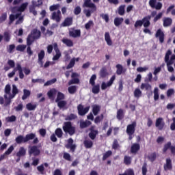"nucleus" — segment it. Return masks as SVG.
Wrapping results in <instances>:
<instances>
[{"label":"nucleus","mask_w":175,"mask_h":175,"mask_svg":"<svg viewBox=\"0 0 175 175\" xmlns=\"http://www.w3.org/2000/svg\"><path fill=\"white\" fill-rule=\"evenodd\" d=\"M29 140H33V144H38V143H39V139L36 137V134L33 133L27 134L25 135V137L20 135H18L15 139L16 144H22V143H28Z\"/></svg>","instance_id":"1"},{"label":"nucleus","mask_w":175,"mask_h":175,"mask_svg":"<svg viewBox=\"0 0 175 175\" xmlns=\"http://www.w3.org/2000/svg\"><path fill=\"white\" fill-rule=\"evenodd\" d=\"M83 8H90L91 10H85L83 13H85L86 17H91L92 13L96 12V5L95 3H92L91 0H85Z\"/></svg>","instance_id":"2"},{"label":"nucleus","mask_w":175,"mask_h":175,"mask_svg":"<svg viewBox=\"0 0 175 175\" xmlns=\"http://www.w3.org/2000/svg\"><path fill=\"white\" fill-rule=\"evenodd\" d=\"M151 16H145L142 20H137L134 24L135 28H139V27H144V28H148L151 25Z\"/></svg>","instance_id":"3"},{"label":"nucleus","mask_w":175,"mask_h":175,"mask_svg":"<svg viewBox=\"0 0 175 175\" xmlns=\"http://www.w3.org/2000/svg\"><path fill=\"white\" fill-rule=\"evenodd\" d=\"M63 131L65 133H68L70 136H73L76 133V127L72 124V122H65L63 124Z\"/></svg>","instance_id":"4"},{"label":"nucleus","mask_w":175,"mask_h":175,"mask_svg":"<svg viewBox=\"0 0 175 175\" xmlns=\"http://www.w3.org/2000/svg\"><path fill=\"white\" fill-rule=\"evenodd\" d=\"M16 72H18L19 78L23 79H24V72H23V67L20 63L16 64V66L14 68V70L8 74V77L9 79H12L14 75H16Z\"/></svg>","instance_id":"5"},{"label":"nucleus","mask_w":175,"mask_h":175,"mask_svg":"<svg viewBox=\"0 0 175 175\" xmlns=\"http://www.w3.org/2000/svg\"><path fill=\"white\" fill-rule=\"evenodd\" d=\"M137 125V124L135 121L127 125L126 132L129 136V140H132V139H133V135H135Z\"/></svg>","instance_id":"6"},{"label":"nucleus","mask_w":175,"mask_h":175,"mask_svg":"<svg viewBox=\"0 0 175 175\" xmlns=\"http://www.w3.org/2000/svg\"><path fill=\"white\" fill-rule=\"evenodd\" d=\"M73 139L69 138L67 141V144L65 145L66 148L68 150H70L71 152H75L76 151L77 146L76 144H74Z\"/></svg>","instance_id":"7"},{"label":"nucleus","mask_w":175,"mask_h":175,"mask_svg":"<svg viewBox=\"0 0 175 175\" xmlns=\"http://www.w3.org/2000/svg\"><path fill=\"white\" fill-rule=\"evenodd\" d=\"M170 55H172V51L168 50L165 55V62H168L169 64H174L175 55H172L171 57Z\"/></svg>","instance_id":"8"},{"label":"nucleus","mask_w":175,"mask_h":175,"mask_svg":"<svg viewBox=\"0 0 175 175\" xmlns=\"http://www.w3.org/2000/svg\"><path fill=\"white\" fill-rule=\"evenodd\" d=\"M90 133L88 134V136L91 140H95L96 139V136H98V134L99 132L98 130L95 129V126H92L89 129Z\"/></svg>","instance_id":"9"},{"label":"nucleus","mask_w":175,"mask_h":175,"mask_svg":"<svg viewBox=\"0 0 175 175\" xmlns=\"http://www.w3.org/2000/svg\"><path fill=\"white\" fill-rule=\"evenodd\" d=\"M90 107L88 106L84 108L83 105L79 104L77 106L78 113L79 116H85L88 111H90Z\"/></svg>","instance_id":"10"},{"label":"nucleus","mask_w":175,"mask_h":175,"mask_svg":"<svg viewBox=\"0 0 175 175\" xmlns=\"http://www.w3.org/2000/svg\"><path fill=\"white\" fill-rule=\"evenodd\" d=\"M51 20L56 21V23H60L61 18H62V14H61V10H58L57 12H53L52 13Z\"/></svg>","instance_id":"11"},{"label":"nucleus","mask_w":175,"mask_h":175,"mask_svg":"<svg viewBox=\"0 0 175 175\" xmlns=\"http://www.w3.org/2000/svg\"><path fill=\"white\" fill-rule=\"evenodd\" d=\"M149 6H150L152 9H156V10H161L162 9V3L158 2L157 3V0H150Z\"/></svg>","instance_id":"12"},{"label":"nucleus","mask_w":175,"mask_h":175,"mask_svg":"<svg viewBox=\"0 0 175 175\" xmlns=\"http://www.w3.org/2000/svg\"><path fill=\"white\" fill-rule=\"evenodd\" d=\"M28 7V3L25 2L21 5L19 7H13L12 8V12H20L21 13L25 11V9Z\"/></svg>","instance_id":"13"},{"label":"nucleus","mask_w":175,"mask_h":175,"mask_svg":"<svg viewBox=\"0 0 175 175\" xmlns=\"http://www.w3.org/2000/svg\"><path fill=\"white\" fill-rule=\"evenodd\" d=\"M53 49L56 54L53 56V61H58V59L61 58V51H59V48H58V44H57V42L53 44Z\"/></svg>","instance_id":"14"},{"label":"nucleus","mask_w":175,"mask_h":175,"mask_svg":"<svg viewBox=\"0 0 175 175\" xmlns=\"http://www.w3.org/2000/svg\"><path fill=\"white\" fill-rule=\"evenodd\" d=\"M155 126L158 128L159 131H162L165 128V120H163V118L156 119Z\"/></svg>","instance_id":"15"},{"label":"nucleus","mask_w":175,"mask_h":175,"mask_svg":"<svg viewBox=\"0 0 175 175\" xmlns=\"http://www.w3.org/2000/svg\"><path fill=\"white\" fill-rule=\"evenodd\" d=\"M29 155L38 157V155H40V150L38 148L37 146H33L29 149Z\"/></svg>","instance_id":"16"},{"label":"nucleus","mask_w":175,"mask_h":175,"mask_svg":"<svg viewBox=\"0 0 175 175\" xmlns=\"http://www.w3.org/2000/svg\"><path fill=\"white\" fill-rule=\"evenodd\" d=\"M155 38H159V40L161 44L165 42V33L161 29H157L155 33Z\"/></svg>","instance_id":"17"},{"label":"nucleus","mask_w":175,"mask_h":175,"mask_svg":"<svg viewBox=\"0 0 175 175\" xmlns=\"http://www.w3.org/2000/svg\"><path fill=\"white\" fill-rule=\"evenodd\" d=\"M164 170L167 172V170H172L173 169V164L172 163V159L167 158L165 159V163L163 165Z\"/></svg>","instance_id":"18"},{"label":"nucleus","mask_w":175,"mask_h":175,"mask_svg":"<svg viewBox=\"0 0 175 175\" xmlns=\"http://www.w3.org/2000/svg\"><path fill=\"white\" fill-rule=\"evenodd\" d=\"M12 36H10V33L9 31H5L3 33V36L2 34H0V43L2 42L3 40H4V42H6L7 43L10 42Z\"/></svg>","instance_id":"19"},{"label":"nucleus","mask_w":175,"mask_h":175,"mask_svg":"<svg viewBox=\"0 0 175 175\" xmlns=\"http://www.w3.org/2000/svg\"><path fill=\"white\" fill-rule=\"evenodd\" d=\"M69 35L71 38H80L81 36V31L80 29H74L69 31Z\"/></svg>","instance_id":"20"},{"label":"nucleus","mask_w":175,"mask_h":175,"mask_svg":"<svg viewBox=\"0 0 175 175\" xmlns=\"http://www.w3.org/2000/svg\"><path fill=\"white\" fill-rule=\"evenodd\" d=\"M73 24L72 17H66L61 24V27H70Z\"/></svg>","instance_id":"21"},{"label":"nucleus","mask_w":175,"mask_h":175,"mask_svg":"<svg viewBox=\"0 0 175 175\" xmlns=\"http://www.w3.org/2000/svg\"><path fill=\"white\" fill-rule=\"evenodd\" d=\"M116 75H118V76H121V75H124L126 72V68H124V67L121 64H117L116 66Z\"/></svg>","instance_id":"22"},{"label":"nucleus","mask_w":175,"mask_h":175,"mask_svg":"<svg viewBox=\"0 0 175 175\" xmlns=\"http://www.w3.org/2000/svg\"><path fill=\"white\" fill-rule=\"evenodd\" d=\"M100 79H105L109 76V72H107V68L106 66H103L101 68L99 72Z\"/></svg>","instance_id":"23"},{"label":"nucleus","mask_w":175,"mask_h":175,"mask_svg":"<svg viewBox=\"0 0 175 175\" xmlns=\"http://www.w3.org/2000/svg\"><path fill=\"white\" fill-rule=\"evenodd\" d=\"M140 150V145L139 144H133L131 147V154H137Z\"/></svg>","instance_id":"24"},{"label":"nucleus","mask_w":175,"mask_h":175,"mask_svg":"<svg viewBox=\"0 0 175 175\" xmlns=\"http://www.w3.org/2000/svg\"><path fill=\"white\" fill-rule=\"evenodd\" d=\"M44 51L41 50L40 52L38 53V64L40 65L41 67L43 66V59L44 58Z\"/></svg>","instance_id":"25"},{"label":"nucleus","mask_w":175,"mask_h":175,"mask_svg":"<svg viewBox=\"0 0 175 175\" xmlns=\"http://www.w3.org/2000/svg\"><path fill=\"white\" fill-rule=\"evenodd\" d=\"M26 154H27V150H25V148L22 146L19 148V150L16 152V157H18V158H21V157L25 156Z\"/></svg>","instance_id":"26"},{"label":"nucleus","mask_w":175,"mask_h":175,"mask_svg":"<svg viewBox=\"0 0 175 175\" xmlns=\"http://www.w3.org/2000/svg\"><path fill=\"white\" fill-rule=\"evenodd\" d=\"M105 40L108 46L113 45V41L111 40V38H110V33H109V32L105 33Z\"/></svg>","instance_id":"27"},{"label":"nucleus","mask_w":175,"mask_h":175,"mask_svg":"<svg viewBox=\"0 0 175 175\" xmlns=\"http://www.w3.org/2000/svg\"><path fill=\"white\" fill-rule=\"evenodd\" d=\"M91 124H92V123L89 120L81 121L79 126H80L81 129H84V128H88V126H90V125H91Z\"/></svg>","instance_id":"28"},{"label":"nucleus","mask_w":175,"mask_h":175,"mask_svg":"<svg viewBox=\"0 0 175 175\" xmlns=\"http://www.w3.org/2000/svg\"><path fill=\"white\" fill-rule=\"evenodd\" d=\"M173 23V20L171 18H164L163 19V27H170Z\"/></svg>","instance_id":"29"},{"label":"nucleus","mask_w":175,"mask_h":175,"mask_svg":"<svg viewBox=\"0 0 175 175\" xmlns=\"http://www.w3.org/2000/svg\"><path fill=\"white\" fill-rule=\"evenodd\" d=\"M92 107L94 116H98L99 111H100V106L98 105H94L92 106Z\"/></svg>","instance_id":"30"},{"label":"nucleus","mask_w":175,"mask_h":175,"mask_svg":"<svg viewBox=\"0 0 175 175\" xmlns=\"http://www.w3.org/2000/svg\"><path fill=\"white\" fill-rule=\"evenodd\" d=\"M31 34L33 36V39H39L41 36L40 31L38 30V29H34L31 31Z\"/></svg>","instance_id":"31"},{"label":"nucleus","mask_w":175,"mask_h":175,"mask_svg":"<svg viewBox=\"0 0 175 175\" xmlns=\"http://www.w3.org/2000/svg\"><path fill=\"white\" fill-rule=\"evenodd\" d=\"M44 167H49V163H44V164H41L40 165L37 167V170L41 173V174H43L44 172Z\"/></svg>","instance_id":"32"},{"label":"nucleus","mask_w":175,"mask_h":175,"mask_svg":"<svg viewBox=\"0 0 175 175\" xmlns=\"http://www.w3.org/2000/svg\"><path fill=\"white\" fill-rule=\"evenodd\" d=\"M113 23L116 27H120L124 23V18L116 17L114 18Z\"/></svg>","instance_id":"33"},{"label":"nucleus","mask_w":175,"mask_h":175,"mask_svg":"<svg viewBox=\"0 0 175 175\" xmlns=\"http://www.w3.org/2000/svg\"><path fill=\"white\" fill-rule=\"evenodd\" d=\"M83 144L86 148H92V146H94V142L91 139H85Z\"/></svg>","instance_id":"34"},{"label":"nucleus","mask_w":175,"mask_h":175,"mask_svg":"<svg viewBox=\"0 0 175 175\" xmlns=\"http://www.w3.org/2000/svg\"><path fill=\"white\" fill-rule=\"evenodd\" d=\"M141 90H146V91H151L152 86L149 83H142L140 86Z\"/></svg>","instance_id":"35"},{"label":"nucleus","mask_w":175,"mask_h":175,"mask_svg":"<svg viewBox=\"0 0 175 175\" xmlns=\"http://www.w3.org/2000/svg\"><path fill=\"white\" fill-rule=\"evenodd\" d=\"M36 38H33L32 34H29L27 38V46H31L33 43Z\"/></svg>","instance_id":"36"},{"label":"nucleus","mask_w":175,"mask_h":175,"mask_svg":"<svg viewBox=\"0 0 175 175\" xmlns=\"http://www.w3.org/2000/svg\"><path fill=\"white\" fill-rule=\"evenodd\" d=\"M62 42L64 44H66L68 47H73V41L72 40L68 38H64L62 40Z\"/></svg>","instance_id":"37"},{"label":"nucleus","mask_w":175,"mask_h":175,"mask_svg":"<svg viewBox=\"0 0 175 175\" xmlns=\"http://www.w3.org/2000/svg\"><path fill=\"white\" fill-rule=\"evenodd\" d=\"M56 103H57V107L59 109H65L66 107V105H68V103L66 100H62V101H57Z\"/></svg>","instance_id":"38"},{"label":"nucleus","mask_w":175,"mask_h":175,"mask_svg":"<svg viewBox=\"0 0 175 175\" xmlns=\"http://www.w3.org/2000/svg\"><path fill=\"white\" fill-rule=\"evenodd\" d=\"M65 99V94L61 92H57V98L55 99V102H59L64 100Z\"/></svg>","instance_id":"39"},{"label":"nucleus","mask_w":175,"mask_h":175,"mask_svg":"<svg viewBox=\"0 0 175 175\" xmlns=\"http://www.w3.org/2000/svg\"><path fill=\"white\" fill-rule=\"evenodd\" d=\"M55 135H57L59 139H61L62 136H64V132L61 128H57L55 131Z\"/></svg>","instance_id":"40"},{"label":"nucleus","mask_w":175,"mask_h":175,"mask_svg":"<svg viewBox=\"0 0 175 175\" xmlns=\"http://www.w3.org/2000/svg\"><path fill=\"white\" fill-rule=\"evenodd\" d=\"M29 96H31V91H29L27 89H24L23 90V95L22 96L23 100H25V99H27V98H29Z\"/></svg>","instance_id":"41"},{"label":"nucleus","mask_w":175,"mask_h":175,"mask_svg":"<svg viewBox=\"0 0 175 175\" xmlns=\"http://www.w3.org/2000/svg\"><path fill=\"white\" fill-rule=\"evenodd\" d=\"M92 92L93 94H99V91H100V85L99 84L92 85Z\"/></svg>","instance_id":"42"},{"label":"nucleus","mask_w":175,"mask_h":175,"mask_svg":"<svg viewBox=\"0 0 175 175\" xmlns=\"http://www.w3.org/2000/svg\"><path fill=\"white\" fill-rule=\"evenodd\" d=\"M118 13L120 16L125 14V5H122L118 8Z\"/></svg>","instance_id":"43"},{"label":"nucleus","mask_w":175,"mask_h":175,"mask_svg":"<svg viewBox=\"0 0 175 175\" xmlns=\"http://www.w3.org/2000/svg\"><path fill=\"white\" fill-rule=\"evenodd\" d=\"M124 165H126V166H129V165L132 163V157L129 156H124Z\"/></svg>","instance_id":"44"},{"label":"nucleus","mask_w":175,"mask_h":175,"mask_svg":"<svg viewBox=\"0 0 175 175\" xmlns=\"http://www.w3.org/2000/svg\"><path fill=\"white\" fill-rule=\"evenodd\" d=\"M154 100L157 101L158 99H159V90L158 88H154Z\"/></svg>","instance_id":"45"},{"label":"nucleus","mask_w":175,"mask_h":175,"mask_svg":"<svg viewBox=\"0 0 175 175\" xmlns=\"http://www.w3.org/2000/svg\"><path fill=\"white\" fill-rule=\"evenodd\" d=\"M116 117L118 120H122L124 118V110L122 109L118 110Z\"/></svg>","instance_id":"46"},{"label":"nucleus","mask_w":175,"mask_h":175,"mask_svg":"<svg viewBox=\"0 0 175 175\" xmlns=\"http://www.w3.org/2000/svg\"><path fill=\"white\" fill-rule=\"evenodd\" d=\"M57 94V90L52 89L47 92V95L49 99L54 98V96Z\"/></svg>","instance_id":"47"},{"label":"nucleus","mask_w":175,"mask_h":175,"mask_svg":"<svg viewBox=\"0 0 175 175\" xmlns=\"http://www.w3.org/2000/svg\"><path fill=\"white\" fill-rule=\"evenodd\" d=\"M68 91L69 94L73 95V94H76V92L77 91V87L76 85L70 86L68 88Z\"/></svg>","instance_id":"48"},{"label":"nucleus","mask_w":175,"mask_h":175,"mask_svg":"<svg viewBox=\"0 0 175 175\" xmlns=\"http://www.w3.org/2000/svg\"><path fill=\"white\" fill-rule=\"evenodd\" d=\"M26 109L29 110V111H32L36 109V105L29 103L26 105Z\"/></svg>","instance_id":"49"},{"label":"nucleus","mask_w":175,"mask_h":175,"mask_svg":"<svg viewBox=\"0 0 175 175\" xmlns=\"http://www.w3.org/2000/svg\"><path fill=\"white\" fill-rule=\"evenodd\" d=\"M25 49H27V45L24 44H19L16 47V51H21V53H23V51H25Z\"/></svg>","instance_id":"50"},{"label":"nucleus","mask_w":175,"mask_h":175,"mask_svg":"<svg viewBox=\"0 0 175 175\" xmlns=\"http://www.w3.org/2000/svg\"><path fill=\"white\" fill-rule=\"evenodd\" d=\"M77 118V116L75 113H70V115L67 116L65 118L66 121H72V120H76Z\"/></svg>","instance_id":"51"},{"label":"nucleus","mask_w":175,"mask_h":175,"mask_svg":"<svg viewBox=\"0 0 175 175\" xmlns=\"http://www.w3.org/2000/svg\"><path fill=\"white\" fill-rule=\"evenodd\" d=\"M149 161L150 162H154L155 159H157V152H154L152 153H150L148 157Z\"/></svg>","instance_id":"52"},{"label":"nucleus","mask_w":175,"mask_h":175,"mask_svg":"<svg viewBox=\"0 0 175 175\" xmlns=\"http://www.w3.org/2000/svg\"><path fill=\"white\" fill-rule=\"evenodd\" d=\"M172 147V142H168L167 144L164 145V147L163 148V152L165 154L167 152V150H170V148Z\"/></svg>","instance_id":"53"},{"label":"nucleus","mask_w":175,"mask_h":175,"mask_svg":"<svg viewBox=\"0 0 175 175\" xmlns=\"http://www.w3.org/2000/svg\"><path fill=\"white\" fill-rule=\"evenodd\" d=\"M18 94V89L17 88V86L16 85H12V95L10 96V98H14L16 95Z\"/></svg>","instance_id":"54"},{"label":"nucleus","mask_w":175,"mask_h":175,"mask_svg":"<svg viewBox=\"0 0 175 175\" xmlns=\"http://www.w3.org/2000/svg\"><path fill=\"white\" fill-rule=\"evenodd\" d=\"M76 64V58H72L70 61V63L66 66V69H71V68H73L75 66V64Z\"/></svg>","instance_id":"55"},{"label":"nucleus","mask_w":175,"mask_h":175,"mask_svg":"<svg viewBox=\"0 0 175 175\" xmlns=\"http://www.w3.org/2000/svg\"><path fill=\"white\" fill-rule=\"evenodd\" d=\"M54 83H57V78H53L49 81H47L44 84V87H47L49 85H51L52 84H54Z\"/></svg>","instance_id":"56"},{"label":"nucleus","mask_w":175,"mask_h":175,"mask_svg":"<svg viewBox=\"0 0 175 175\" xmlns=\"http://www.w3.org/2000/svg\"><path fill=\"white\" fill-rule=\"evenodd\" d=\"M79 83H80V79H79V78H72V79L68 81V85H72V84H79Z\"/></svg>","instance_id":"57"},{"label":"nucleus","mask_w":175,"mask_h":175,"mask_svg":"<svg viewBox=\"0 0 175 175\" xmlns=\"http://www.w3.org/2000/svg\"><path fill=\"white\" fill-rule=\"evenodd\" d=\"M112 148L113 150H118L120 148V144H118V141L117 139H115L113 140V142L112 144Z\"/></svg>","instance_id":"58"},{"label":"nucleus","mask_w":175,"mask_h":175,"mask_svg":"<svg viewBox=\"0 0 175 175\" xmlns=\"http://www.w3.org/2000/svg\"><path fill=\"white\" fill-rule=\"evenodd\" d=\"M113 154V152H111V150H108L107 151L103 157V161H106V159L107 158H109V157H111V155Z\"/></svg>","instance_id":"59"},{"label":"nucleus","mask_w":175,"mask_h":175,"mask_svg":"<svg viewBox=\"0 0 175 175\" xmlns=\"http://www.w3.org/2000/svg\"><path fill=\"white\" fill-rule=\"evenodd\" d=\"M73 13L74 14H75V16H79V14L81 13V7H80L79 5L75 7L73 10Z\"/></svg>","instance_id":"60"},{"label":"nucleus","mask_w":175,"mask_h":175,"mask_svg":"<svg viewBox=\"0 0 175 175\" xmlns=\"http://www.w3.org/2000/svg\"><path fill=\"white\" fill-rule=\"evenodd\" d=\"M63 158L64 159H65L66 161H68V162H71L72 161V157L70 156V154L68 152H64L63 154Z\"/></svg>","instance_id":"61"},{"label":"nucleus","mask_w":175,"mask_h":175,"mask_svg":"<svg viewBox=\"0 0 175 175\" xmlns=\"http://www.w3.org/2000/svg\"><path fill=\"white\" fill-rule=\"evenodd\" d=\"M119 175H135V172H133V170L132 169H129L126 170L124 173L123 174H120Z\"/></svg>","instance_id":"62"},{"label":"nucleus","mask_w":175,"mask_h":175,"mask_svg":"<svg viewBox=\"0 0 175 175\" xmlns=\"http://www.w3.org/2000/svg\"><path fill=\"white\" fill-rule=\"evenodd\" d=\"M95 80H96V75L94 74L90 77V84H91L92 85H95Z\"/></svg>","instance_id":"63"},{"label":"nucleus","mask_w":175,"mask_h":175,"mask_svg":"<svg viewBox=\"0 0 175 175\" xmlns=\"http://www.w3.org/2000/svg\"><path fill=\"white\" fill-rule=\"evenodd\" d=\"M142 175H147V163H144L142 167Z\"/></svg>","instance_id":"64"}]
</instances>
